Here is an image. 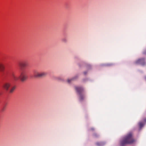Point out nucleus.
Listing matches in <instances>:
<instances>
[{
  "instance_id": "f257e3e1",
  "label": "nucleus",
  "mask_w": 146,
  "mask_h": 146,
  "mask_svg": "<svg viewBox=\"0 0 146 146\" xmlns=\"http://www.w3.org/2000/svg\"><path fill=\"white\" fill-rule=\"evenodd\" d=\"M9 75L12 81H16L19 79L22 82L25 81L27 78L26 72L25 70H22L19 76L15 75V73L13 71H11L9 73Z\"/></svg>"
},
{
  "instance_id": "f03ea898",
  "label": "nucleus",
  "mask_w": 146,
  "mask_h": 146,
  "mask_svg": "<svg viewBox=\"0 0 146 146\" xmlns=\"http://www.w3.org/2000/svg\"><path fill=\"white\" fill-rule=\"evenodd\" d=\"M12 81L5 82L3 84V87L6 91L10 94L13 93L16 89V86L12 84Z\"/></svg>"
},
{
  "instance_id": "7ed1b4c3",
  "label": "nucleus",
  "mask_w": 146,
  "mask_h": 146,
  "mask_svg": "<svg viewBox=\"0 0 146 146\" xmlns=\"http://www.w3.org/2000/svg\"><path fill=\"white\" fill-rule=\"evenodd\" d=\"M135 140L133 138L132 134L131 133L127 134L121 141L120 145L124 146L125 145L131 144L134 142Z\"/></svg>"
},
{
  "instance_id": "20e7f679",
  "label": "nucleus",
  "mask_w": 146,
  "mask_h": 146,
  "mask_svg": "<svg viewBox=\"0 0 146 146\" xmlns=\"http://www.w3.org/2000/svg\"><path fill=\"white\" fill-rule=\"evenodd\" d=\"M75 89L79 95V99L80 101L83 100L85 98L84 94L82 93L83 90V88L79 86H76Z\"/></svg>"
},
{
  "instance_id": "39448f33",
  "label": "nucleus",
  "mask_w": 146,
  "mask_h": 146,
  "mask_svg": "<svg viewBox=\"0 0 146 146\" xmlns=\"http://www.w3.org/2000/svg\"><path fill=\"white\" fill-rule=\"evenodd\" d=\"M33 74L35 77H41L45 76L46 75L47 73L44 72H39L36 70H35L33 71Z\"/></svg>"
},
{
  "instance_id": "423d86ee",
  "label": "nucleus",
  "mask_w": 146,
  "mask_h": 146,
  "mask_svg": "<svg viewBox=\"0 0 146 146\" xmlns=\"http://www.w3.org/2000/svg\"><path fill=\"white\" fill-rule=\"evenodd\" d=\"M135 63L136 64H141L142 65H143L145 63V61L143 58L139 59L137 60Z\"/></svg>"
},
{
  "instance_id": "0eeeda50",
  "label": "nucleus",
  "mask_w": 146,
  "mask_h": 146,
  "mask_svg": "<svg viewBox=\"0 0 146 146\" xmlns=\"http://www.w3.org/2000/svg\"><path fill=\"white\" fill-rule=\"evenodd\" d=\"M20 66L22 70H24L25 69L27 66V64L26 62H22L20 64Z\"/></svg>"
},
{
  "instance_id": "6e6552de",
  "label": "nucleus",
  "mask_w": 146,
  "mask_h": 146,
  "mask_svg": "<svg viewBox=\"0 0 146 146\" xmlns=\"http://www.w3.org/2000/svg\"><path fill=\"white\" fill-rule=\"evenodd\" d=\"M5 69V66L4 65L0 62V71L3 72Z\"/></svg>"
},
{
  "instance_id": "1a4fd4ad",
  "label": "nucleus",
  "mask_w": 146,
  "mask_h": 146,
  "mask_svg": "<svg viewBox=\"0 0 146 146\" xmlns=\"http://www.w3.org/2000/svg\"><path fill=\"white\" fill-rule=\"evenodd\" d=\"M105 144L104 142H97L96 143V144L98 146H102Z\"/></svg>"
},
{
  "instance_id": "9d476101",
  "label": "nucleus",
  "mask_w": 146,
  "mask_h": 146,
  "mask_svg": "<svg viewBox=\"0 0 146 146\" xmlns=\"http://www.w3.org/2000/svg\"><path fill=\"white\" fill-rule=\"evenodd\" d=\"M144 124L142 122H140L139 123V125L140 127L141 128L143 125Z\"/></svg>"
},
{
  "instance_id": "9b49d317",
  "label": "nucleus",
  "mask_w": 146,
  "mask_h": 146,
  "mask_svg": "<svg viewBox=\"0 0 146 146\" xmlns=\"http://www.w3.org/2000/svg\"><path fill=\"white\" fill-rule=\"evenodd\" d=\"M72 80V79H68V80L67 81L68 83H70L71 82V81Z\"/></svg>"
},
{
  "instance_id": "f8f14e48",
  "label": "nucleus",
  "mask_w": 146,
  "mask_h": 146,
  "mask_svg": "<svg viewBox=\"0 0 146 146\" xmlns=\"http://www.w3.org/2000/svg\"><path fill=\"white\" fill-rule=\"evenodd\" d=\"M62 41L64 42H66V40L65 38H63L62 39Z\"/></svg>"
},
{
  "instance_id": "ddd939ff",
  "label": "nucleus",
  "mask_w": 146,
  "mask_h": 146,
  "mask_svg": "<svg viewBox=\"0 0 146 146\" xmlns=\"http://www.w3.org/2000/svg\"><path fill=\"white\" fill-rule=\"evenodd\" d=\"M94 136L96 137L98 136V135L97 134L95 133L94 135Z\"/></svg>"
},
{
  "instance_id": "4468645a",
  "label": "nucleus",
  "mask_w": 146,
  "mask_h": 146,
  "mask_svg": "<svg viewBox=\"0 0 146 146\" xmlns=\"http://www.w3.org/2000/svg\"><path fill=\"white\" fill-rule=\"evenodd\" d=\"M5 109V107L4 106V107L2 109V111H3Z\"/></svg>"
},
{
  "instance_id": "2eb2a0df",
  "label": "nucleus",
  "mask_w": 146,
  "mask_h": 146,
  "mask_svg": "<svg viewBox=\"0 0 146 146\" xmlns=\"http://www.w3.org/2000/svg\"><path fill=\"white\" fill-rule=\"evenodd\" d=\"M91 130H94V129L93 128H91Z\"/></svg>"
},
{
  "instance_id": "dca6fc26",
  "label": "nucleus",
  "mask_w": 146,
  "mask_h": 146,
  "mask_svg": "<svg viewBox=\"0 0 146 146\" xmlns=\"http://www.w3.org/2000/svg\"><path fill=\"white\" fill-rule=\"evenodd\" d=\"M144 53L145 54H146V52H145Z\"/></svg>"
},
{
  "instance_id": "f3484780",
  "label": "nucleus",
  "mask_w": 146,
  "mask_h": 146,
  "mask_svg": "<svg viewBox=\"0 0 146 146\" xmlns=\"http://www.w3.org/2000/svg\"><path fill=\"white\" fill-rule=\"evenodd\" d=\"M111 65H112L111 64H110V65H109V66H111Z\"/></svg>"
},
{
  "instance_id": "a211bd4d",
  "label": "nucleus",
  "mask_w": 146,
  "mask_h": 146,
  "mask_svg": "<svg viewBox=\"0 0 146 146\" xmlns=\"http://www.w3.org/2000/svg\"><path fill=\"white\" fill-rule=\"evenodd\" d=\"M84 73L85 74H86V73L85 72H84Z\"/></svg>"
}]
</instances>
